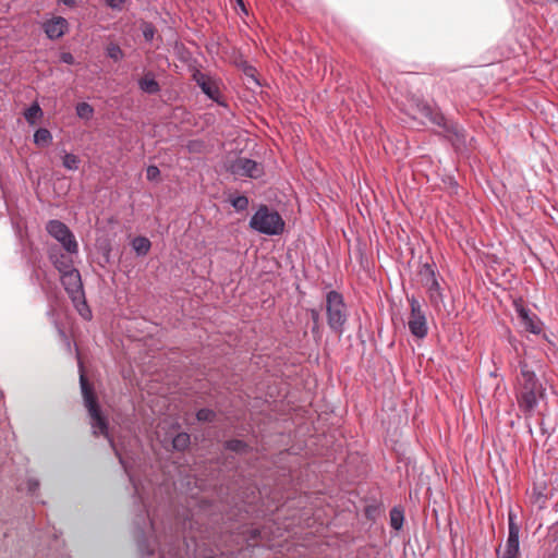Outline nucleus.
Wrapping results in <instances>:
<instances>
[{
  "mask_svg": "<svg viewBox=\"0 0 558 558\" xmlns=\"http://www.w3.org/2000/svg\"><path fill=\"white\" fill-rule=\"evenodd\" d=\"M159 174H160V171H159L158 167H156V166L147 167V169H146L147 180L154 181L159 177Z\"/></svg>",
  "mask_w": 558,
  "mask_h": 558,
  "instance_id": "473e14b6",
  "label": "nucleus"
},
{
  "mask_svg": "<svg viewBox=\"0 0 558 558\" xmlns=\"http://www.w3.org/2000/svg\"><path fill=\"white\" fill-rule=\"evenodd\" d=\"M230 172L239 178L258 179L264 174V167L248 158H236L229 166Z\"/></svg>",
  "mask_w": 558,
  "mask_h": 558,
  "instance_id": "1a4fd4ad",
  "label": "nucleus"
},
{
  "mask_svg": "<svg viewBox=\"0 0 558 558\" xmlns=\"http://www.w3.org/2000/svg\"><path fill=\"white\" fill-rule=\"evenodd\" d=\"M245 447H246V445L242 440H239V439H232V440H229L226 442V448L231 451H235V452L243 451Z\"/></svg>",
  "mask_w": 558,
  "mask_h": 558,
  "instance_id": "c756f323",
  "label": "nucleus"
},
{
  "mask_svg": "<svg viewBox=\"0 0 558 558\" xmlns=\"http://www.w3.org/2000/svg\"><path fill=\"white\" fill-rule=\"evenodd\" d=\"M150 241L144 236H136L132 241V247L137 255H146L150 248Z\"/></svg>",
  "mask_w": 558,
  "mask_h": 558,
  "instance_id": "a211bd4d",
  "label": "nucleus"
},
{
  "mask_svg": "<svg viewBox=\"0 0 558 558\" xmlns=\"http://www.w3.org/2000/svg\"><path fill=\"white\" fill-rule=\"evenodd\" d=\"M144 36H145V38H146L147 40L151 39V38H153V36H154V31H153V29H150V28H149V29H145V31H144Z\"/></svg>",
  "mask_w": 558,
  "mask_h": 558,
  "instance_id": "4c0bfd02",
  "label": "nucleus"
},
{
  "mask_svg": "<svg viewBox=\"0 0 558 558\" xmlns=\"http://www.w3.org/2000/svg\"><path fill=\"white\" fill-rule=\"evenodd\" d=\"M407 300L410 305V314L408 316L409 330L412 336L423 339L428 333V324L424 305L414 295H408Z\"/></svg>",
  "mask_w": 558,
  "mask_h": 558,
  "instance_id": "0eeeda50",
  "label": "nucleus"
},
{
  "mask_svg": "<svg viewBox=\"0 0 558 558\" xmlns=\"http://www.w3.org/2000/svg\"><path fill=\"white\" fill-rule=\"evenodd\" d=\"M541 432L544 436L548 437L550 435V432L546 428L544 421L542 420L539 422Z\"/></svg>",
  "mask_w": 558,
  "mask_h": 558,
  "instance_id": "c9c22d12",
  "label": "nucleus"
},
{
  "mask_svg": "<svg viewBox=\"0 0 558 558\" xmlns=\"http://www.w3.org/2000/svg\"><path fill=\"white\" fill-rule=\"evenodd\" d=\"M425 288L427 290L430 304L434 307H439V305L442 303V293L440 291L438 280L430 281L428 284H426Z\"/></svg>",
  "mask_w": 558,
  "mask_h": 558,
  "instance_id": "dca6fc26",
  "label": "nucleus"
},
{
  "mask_svg": "<svg viewBox=\"0 0 558 558\" xmlns=\"http://www.w3.org/2000/svg\"><path fill=\"white\" fill-rule=\"evenodd\" d=\"M125 0H106V4L114 10H122Z\"/></svg>",
  "mask_w": 558,
  "mask_h": 558,
  "instance_id": "72a5a7b5",
  "label": "nucleus"
},
{
  "mask_svg": "<svg viewBox=\"0 0 558 558\" xmlns=\"http://www.w3.org/2000/svg\"><path fill=\"white\" fill-rule=\"evenodd\" d=\"M189 444L190 435L186 433L178 434L172 440L173 448L177 450H184L189 446Z\"/></svg>",
  "mask_w": 558,
  "mask_h": 558,
  "instance_id": "5701e85b",
  "label": "nucleus"
},
{
  "mask_svg": "<svg viewBox=\"0 0 558 558\" xmlns=\"http://www.w3.org/2000/svg\"><path fill=\"white\" fill-rule=\"evenodd\" d=\"M60 60L61 62L66 64H73L75 61L73 54L70 52H62L60 56Z\"/></svg>",
  "mask_w": 558,
  "mask_h": 558,
  "instance_id": "f704fd0d",
  "label": "nucleus"
},
{
  "mask_svg": "<svg viewBox=\"0 0 558 558\" xmlns=\"http://www.w3.org/2000/svg\"><path fill=\"white\" fill-rule=\"evenodd\" d=\"M80 369H82L81 364H80ZM80 384H81L82 395L84 398V403H85V407L87 408L89 416H90V425H92L94 435H98V434L105 435L106 438L109 440V442H110L111 447L113 448L118 458L119 459L123 458L122 453L117 448L116 444L113 442V440L110 438V436L108 434L107 422L100 413V409L97 404L96 397H95L90 386L88 385L83 371H81Z\"/></svg>",
  "mask_w": 558,
  "mask_h": 558,
  "instance_id": "f03ea898",
  "label": "nucleus"
},
{
  "mask_svg": "<svg viewBox=\"0 0 558 558\" xmlns=\"http://www.w3.org/2000/svg\"><path fill=\"white\" fill-rule=\"evenodd\" d=\"M236 2H238V4H239V7L241 8V10H242V11H244V12H246V9H245V7H244V2H243V0H236Z\"/></svg>",
  "mask_w": 558,
  "mask_h": 558,
  "instance_id": "58836bf2",
  "label": "nucleus"
},
{
  "mask_svg": "<svg viewBox=\"0 0 558 558\" xmlns=\"http://www.w3.org/2000/svg\"><path fill=\"white\" fill-rule=\"evenodd\" d=\"M232 206L238 210H245L248 206V198L244 195L236 196L231 201Z\"/></svg>",
  "mask_w": 558,
  "mask_h": 558,
  "instance_id": "c85d7f7f",
  "label": "nucleus"
},
{
  "mask_svg": "<svg viewBox=\"0 0 558 558\" xmlns=\"http://www.w3.org/2000/svg\"><path fill=\"white\" fill-rule=\"evenodd\" d=\"M214 416H215V413L209 409H201L196 414L197 420L204 421V422L211 421L214 418Z\"/></svg>",
  "mask_w": 558,
  "mask_h": 558,
  "instance_id": "2f4dec72",
  "label": "nucleus"
},
{
  "mask_svg": "<svg viewBox=\"0 0 558 558\" xmlns=\"http://www.w3.org/2000/svg\"><path fill=\"white\" fill-rule=\"evenodd\" d=\"M52 142L51 132L48 129L40 128L34 134V143L39 147H47Z\"/></svg>",
  "mask_w": 558,
  "mask_h": 558,
  "instance_id": "f3484780",
  "label": "nucleus"
},
{
  "mask_svg": "<svg viewBox=\"0 0 558 558\" xmlns=\"http://www.w3.org/2000/svg\"><path fill=\"white\" fill-rule=\"evenodd\" d=\"M411 108L416 113H420L422 117L428 119L433 124L444 129L446 133L453 134L459 140L464 137V131L460 125L447 121L439 110L434 109L426 101L418 98H414L411 101Z\"/></svg>",
  "mask_w": 558,
  "mask_h": 558,
  "instance_id": "423d86ee",
  "label": "nucleus"
},
{
  "mask_svg": "<svg viewBox=\"0 0 558 558\" xmlns=\"http://www.w3.org/2000/svg\"><path fill=\"white\" fill-rule=\"evenodd\" d=\"M94 110L90 105L87 102H80L76 106V114L82 119H90L93 117Z\"/></svg>",
  "mask_w": 558,
  "mask_h": 558,
  "instance_id": "393cba45",
  "label": "nucleus"
},
{
  "mask_svg": "<svg viewBox=\"0 0 558 558\" xmlns=\"http://www.w3.org/2000/svg\"><path fill=\"white\" fill-rule=\"evenodd\" d=\"M160 558H167V556H166L163 550H160Z\"/></svg>",
  "mask_w": 558,
  "mask_h": 558,
  "instance_id": "ea45409f",
  "label": "nucleus"
},
{
  "mask_svg": "<svg viewBox=\"0 0 558 558\" xmlns=\"http://www.w3.org/2000/svg\"><path fill=\"white\" fill-rule=\"evenodd\" d=\"M80 159L77 156L73 154H65L63 157V167L68 170H77L78 169Z\"/></svg>",
  "mask_w": 558,
  "mask_h": 558,
  "instance_id": "bb28decb",
  "label": "nucleus"
},
{
  "mask_svg": "<svg viewBox=\"0 0 558 558\" xmlns=\"http://www.w3.org/2000/svg\"><path fill=\"white\" fill-rule=\"evenodd\" d=\"M515 312L522 327L531 333L538 335L542 332V326L539 319L530 313L523 305L515 303Z\"/></svg>",
  "mask_w": 558,
  "mask_h": 558,
  "instance_id": "ddd939ff",
  "label": "nucleus"
},
{
  "mask_svg": "<svg viewBox=\"0 0 558 558\" xmlns=\"http://www.w3.org/2000/svg\"><path fill=\"white\" fill-rule=\"evenodd\" d=\"M520 386L521 388H541L534 371L526 361H520Z\"/></svg>",
  "mask_w": 558,
  "mask_h": 558,
  "instance_id": "2eb2a0df",
  "label": "nucleus"
},
{
  "mask_svg": "<svg viewBox=\"0 0 558 558\" xmlns=\"http://www.w3.org/2000/svg\"><path fill=\"white\" fill-rule=\"evenodd\" d=\"M43 116V110L38 104H33L24 112V117L29 124H35L36 120Z\"/></svg>",
  "mask_w": 558,
  "mask_h": 558,
  "instance_id": "412c9836",
  "label": "nucleus"
},
{
  "mask_svg": "<svg viewBox=\"0 0 558 558\" xmlns=\"http://www.w3.org/2000/svg\"><path fill=\"white\" fill-rule=\"evenodd\" d=\"M61 3L68 7H75L78 0H59Z\"/></svg>",
  "mask_w": 558,
  "mask_h": 558,
  "instance_id": "e433bc0d",
  "label": "nucleus"
},
{
  "mask_svg": "<svg viewBox=\"0 0 558 558\" xmlns=\"http://www.w3.org/2000/svg\"><path fill=\"white\" fill-rule=\"evenodd\" d=\"M420 278L424 287H426L430 281L437 280L433 265L427 263L424 264L420 269Z\"/></svg>",
  "mask_w": 558,
  "mask_h": 558,
  "instance_id": "6ab92c4d",
  "label": "nucleus"
},
{
  "mask_svg": "<svg viewBox=\"0 0 558 558\" xmlns=\"http://www.w3.org/2000/svg\"><path fill=\"white\" fill-rule=\"evenodd\" d=\"M61 283L75 308L84 319H90L92 312L86 303L81 274L77 269L68 271L60 277Z\"/></svg>",
  "mask_w": 558,
  "mask_h": 558,
  "instance_id": "7ed1b4c3",
  "label": "nucleus"
},
{
  "mask_svg": "<svg viewBox=\"0 0 558 558\" xmlns=\"http://www.w3.org/2000/svg\"><path fill=\"white\" fill-rule=\"evenodd\" d=\"M193 78L208 98L219 102L220 89L216 80L199 71L194 73Z\"/></svg>",
  "mask_w": 558,
  "mask_h": 558,
  "instance_id": "9d476101",
  "label": "nucleus"
},
{
  "mask_svg": "<svg viewBox=\"0 0 558 558\" xmlns=\"http://www.w3.org/2000/svg\"><path fill=\"white\" fill-rule=\"evenodd\" d=\"M54 266L59 270L60 277L63 276V274L75 269L72 267L71 260L63 256L61 257V259H57L54 262Z\"/></svg>",
  "mask_w": 558,
  "mask_h": 558,
  "instance_id": "a878e982",
  "label": "nucleus"
},
{
  "mask_svg": "<svg viewBox=\"0 0 558 558\" xmlns=\"http://www.w3.org/2000/svg\"><path fill=\"white\" fill-rule=\"evenodd\" d=\"M403 512L397 508H393L390 511V525L396 530L399 531L402 527L403 524Z\"/></svg>",
  "mask_w": 558,
  "mask_h": 558,
  "instance_id": "4be33fe9",
  "label": "nucleus"
},
{
  "mask_svg": "<svg viewBox=\"0 0 558 558\" xmlns=\"http://www.w3.org/2000/svg\"><path fill=\"white\" fill-rule=\"evenodd\" d=\"M68 21L62 16H56L44 23V31L48 38L58 39L68 31Z\"/></svg>",
  "mask_w": 558,
  "mask_h": 558,
  "instance_id": "4468645a",
  "label": "nucleus"
},
{
  "mask_svg": "<svg viewBox=\"0 0 558 558\" xmlns=\"http://www.w3.org/2000/svg\"><path fill=\"white\" fill-rule=\"evenodd\" d=\"M520 527L514 522V515L509 513V533L506 542L502 558H515L519 554Z\"/></svg>",
  "mask_w": 558,
  "mask_h": 558,
  "instance_id": "f8f14e48",
  "label": "nucleus"
},
{
  "mask_svg": "<svg viewBox=\"0 0 558 558\" xmlns=\"http://www.w3.org/2000/svg\"><path fill=\"white\" fill-rule=\"evenodd\" d=\"M48 233L59 241L64 250L69 253L77 252V242L74 239V235L70 231V229L63 222L59 220H50L47 223Z\"/></svg>",
  "mask_w": 558,
  "mask_h": 558,
  "instance_id": "6e6552de",
  "label": "nucleus"
},
{
  "mask_svg": "<svg viewBox=\"0 0 558 558\" xmlns=\"http://www.w3.org/2000/svg\"><path fill=\"white\" fill-rule=\"evenodd\" d=\"M106 52H107V56L114 61H120L124 57V52L122 51V49L117 44H113V43H111L107 46Z\"/></svg>",
  "mask_w": 558,
  "mask_h": 558,
  "instance_id": "b1692460",
  "label": "nucleus"
},
{
  "mask_svg": "<svg viewBox=\"0 0 558 558\" xmlns=\"http://www.w3.org/2000/svg\"><path fill=\"white\" fill-rule=\"evenodd\" d=\"M326 315L329 328L333 332L342 335L348 313L343 296L337 291L332 290L326 294Z\"/></svg>",
  "mask_w": 558,
  "mask_h": 558,
  "instance_id": "39448f33",
  "label": "nucleus"
},
{
  "mask_svg": "<svg viewBox=\"0 0 558 558\" xmlns=\"http://www.w3.org/2000/svg\"><path fill=\"white\" fill-rule=\"evenodd\" d=\"M39 488V482L36 478H28L26 482V487L22 485L17 486L19 490H27L29 494H34Z\"/></svg>",
  "mask_w": 558,
  "mask_h": 558,
  "instance_id": "7c9ffc66",
  "label": "nucleus"
},
{
  "mask_svg": "<svg viewBox=\"0 0 558 558\" xmlns=\"http://www.w3.org/2000/svg\"><path fill=\"white\" fill-rule=\"evenodd\" d=\"M140 88L147 94H157L159 92V84L153 77L145 76L138 82Z\"/></svg>",
  "mask_w": 558,
  "mask_h": 558,
  "instance_id": "aec40b11",
  "label": "nucleus"
},
{
  "mask_svg": "<svg viewBox=\"0 0 558 558\" xmlns=\"http://www.w3.org/2000/svg\"><path fill=\"white\" fill-rule=\"evenodd\" d=\"M310 314H311V317H312V320H313V327H312V332L314 336H317L318 338L320 337V324H319V319H320V315H319V312L315 308H312L310 310Z\"/></svg>",
  "mask_w": 558,
  "mask_h": 558,
  "instance_id": "cd10ccee",
  "label": "nucleus"
},
{
  "mask_svg": "<svg viewBox=\"0 0 558 558\" xmlns=\"http://www.w3.org/2000/svg\"><path fill=\"white\" fill-rule=\"evenodd\" d=\"M543 396L541 388H521L518 402L520 409L526 414H532L538 403V398Z\"/></svg>",
  "mask_w": 558,
  "mask_h": 558,
  "instance_id": "9b49d317",
  "label": "nucleus"
},
{
  "mask_svg": "<svg viewBox=\"0 0 558 558\" xmlns=\"http://www.w3.org/2000/svg\"><path fill=\"white\" fill-rule=\"evenodd\" d=\"M120 463L122 464L125 473L129 475L130 481L133 484L134 492L136 496L138 497L140 501L142 502L143 507L146 508L145 497L143 487L135 482L133 474L131 473V470L129 469L128 464L125 463L123 458H120ZM147 512L148 518V524L145 523V518H142V521H144L145 527L141 526L138 522H136V537H137V544L141 553L143 555H153L155 551V547L159 546V535L157 534V526H156V520L154 517L150 515L149 511L145 509Z\"/></svg>",
  "mask_w": 558,
  "mask_h": 558,
  "instance_id": "f257e3e1",
  "label": "nucleus"
},
{
  "mask_svg": "<svg viewBox=\"0 0 558 558\" xmlns=\"http://www.w3.org/2000/svg\"><path fill=\"white\" fill-rule=\"evenodd\" d=\"M250 227L263 234L277 235L282 233L284 221L277 211L263 205L252 216Z\"/></svg>",
  "mask_w": 558,
  "mask_h": 558,
  "instance_id": "20e7f679",
  "label": "nucleus"
}]
</instances>
